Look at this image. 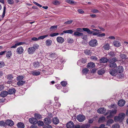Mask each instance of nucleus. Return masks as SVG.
Wrapping results in <instances>:
<instances>
[{
	"label": "nucleus",
	"instance_id": "ddd939ff",
	"mask_svg": "<svg viewBox=\"0 0 128 128\" xmlns=\"http://www.w3.org/2000/svg\"><path fill=\"white\" fill-rule=\"evenodd\" d=\"M56 40L57 42L60 44H62L64 41V39L61 36H58Z\"/></svg>",
	"mask_w": 128,
	"mask_h": 128
},
{
	"label": "nucleus",
	"instance_id": "412c9836",
	"mask_svg": "<svg viewBox=\"0 0 128 128\" xmlns=\"http://www.w3.org/2000/svg\"><path fill=\"white\" fill-rule=\"evenodd\" d=\"M17 126L18 128H24V124L20 122H18L17 124Z\"/></svg>",
	"mask_w": 128,
	"mask_h": 128
},
{
	"label": "nucleus",
	"instance_id": "72a5a7b5",
	"mask_svg": "<svg viewBox=\"0 0 128 128\" xmlns=\"http://www.w3.org/2000/svg\"><path fill=\"white\" fill-rule=\"evenodd\" d=\"M108 54L109 55L110 57H114L116 55V53L114 52L110 51L108 53Z\"/></svg>",
	"mask_w": 128,
	"mask_h": 128
},
{
	"label": "nucleus",
	"instance_id": "ea45409f",
	"mask_svg": "<svg viewBox=\"0 0 128 128\" xmlns=\"http://www.w3.org/2000/svg\"><path fill=\"white\" fill-rule=\"evenodd\" d=\"M64 33H68L72 34L73 32V31L72 30H64L63 31Z\"/></svg>",
	"mask_w": 128,
	"mask_h": 128
},
{
	"label": "nucleus",
	"instance_id": "9b49d317",
	"mask_svg": "<svg viewBox=\"0 0 128 128\" xmlns=\"http://www.w3.org/2000/svg\"><path fill=\"white\" fill-rule=\"evenodd\" d=\"M109 73L113 76H115L117 74L116 69H111L110 70Z\"/></svg>",
	"mask_w": 128,
	"mask_h": 128
},
{
	"label": "nucleus",
	"instance_id": "49530a36",
	"mask_svg": "<svg viewBox=\"0 0 128 128\" xmlns=\"http://www.w3.org/2000/svg\"><path fill=\"white\" fill-rule=\"evenodd\" d=\"M48 35H44L40 36H39L38 38V39L40 40V39H43L44 38L48 37Z\"/></svg>",
	"mask_w": 128,
	"mask_h": 128
},
{
	"label": "nucleus",
	"instance_id": "e2e57ef3",
	"mask_svg": "<svg viewBox=\"0 0 128 128\" xmlns=\"http://www.w3.org/2000/svg\"><path fill=\"white\" fill-rule=\"evenodd\" d=\"M105 36V34L104 33H103L102 34H100V33L98 35V37H102L104 36Z\"/></svg>",
	"mask_w": 128,
	"mask_h": 128
},
{
	"label": "nucleus",
	"instance_id": "7c9ffc66",
	"mask_svg": "<svg viewBox=\"0 0 128 128\" xmlns=\"http://www.w3.org/2000/svg\"><path fill=\"white\" fill-rule=\"evenodd\" d=\"M12 55V53L11 51L9 50L6 53V56L8 58H10Z\"/></svg>",
	"mask_w": 128,
	"mask_h": 128
},
{
	"label": "nucleus",
	"instance_id": "f8f14e48",
	"mask_svg": "<svg viewBox=\"0 0 128 128\" xmlns=\"http://www.w3.org/2000/svg\"><path fill=\"white\" fill-rule=\"evenodd\" d=\"M95 66V64L93 62H90L88 63L86 67L88 68L92 69Z\"/></svg>",
	"mask_w": 128,
	"mask_h": 128
},
{
	"label": "nucleus",
	"instance_id": "a211bd4d",
	"mask_svg": "<svg viewBox=\"0 0 128 128\" xmlns=\"http://www.w3.org/2000/svg\"><path fill=\"white\" fill-rule=\"evenodd\" d=\"M125 103V102L124 100H119L118 104L119 106H124Z\"/></svg>",
	"mask_w": 128,
	"mask_h": 128
},
{
	"label": "nucleus",
	"instance_id": "7ed1b4c3",
	"mask_svg": "<svg viewBox=\"0 0 128 128\" xmlns=\"http://www.w3.org/2000/svg\"><path fill=\"white\" fill-rule=\"evenodd\" d=\"M88 44L90 46L94 47L97 45L98 41L96 39L92 40L89 42Z\"/></svg>",
	"mask_w": 128,
	"mask_h": 128
},
{
	"label": "nucleus",
	"instance_id": "f257e3e1",
	"mask_svg": "<svg viewBox=\"0 0 128 128\" xmlns=\"http://www.w3.org/2000/svg\"><path fill=\"white\" fill-rule=\"evenodd\" d=\"M125 114L124 113H120L118 116H115L114 118V121L115 122H122L125 117Z\"/></svg>",
	"mask_w": 128,
	"mask_h": 128
},
{
	"label": "nucleus",
	"instance_id": "3c124183",
	"mask_svg": "<svg viewBox=\"0 0 128 128\" xmlns=\"http://www.w3.org/2000/svg\"><path fill=\"white\" fill-rule=\"evenodd\" d=\"M39 45L37 44H34L33 45V46L32 47L34 48V50L35 51L36 50L38 49L39 47Z\"/></svg>",
	"mask_w": 128,
	"mask_h": 128
},
{
	"label": "nucleus",
	"instance_id": "aec40b11",
	"mask_svg": "<svg viewBox=\"0 0 128 128\" xmlns=\"http://www.w3.org/2000/svg\"><path fill=\"white\" fill-rule=\"evenodd\" d=\"M8 94V92L6 91H4L1 92L0 96L1 97L4 98Z\"/></svg>",
	"mask_w": 128,
	"mask_h": 128
},
{
	"label": "nucleus",
	"instance_id": "4c0bfd02",
	"mask_svg": "<svg viewBox=\"0 0 128 128\" xmlns=\"http://www.w3.org/2000/svg\"><path fill=\"white\" fill-rule=\"evenodd\" d=\"M24 78V76H19L16 77V80L17 81L22 80Z\"/></svg>",
	"mask_w": 128,
	"mask_h": 128
},
{
	"label": "nucleus",
	"instance_id": "680f3d73",
	"mask_svg": "<svg viewBox=\"0 0 128 128\" xmlns=\"http://www.w3.org/2000/svg\"><path fill=\"white\" fill-rule=\"evenodd\" d=\"M59 33H55L50 34V36L51 37H53L56 36H57L59 34Z\"/></svg>",
	"mask_w": 128,
	"mask_h": 128
},
{
	"label": "nucleus",
	"instance_id": "0eeeda50",
	"mask_svg": "<svg viewBox=\"0 0 128 128\" xmlns=\"http://www.w3.org/2000/svg\"><path fill=\"white\" fill-rule=\"evenodd\" d=\"M109 60L106 58L103 57L101 58L100 60V63H106L108 62Z\"/></svg>",
	"mask_w": 128,
	"mask_h": 128
},
{
	"label": "nucleus",
	"instance_id": "9d476101",
	"mask_svg": "<svg viewBox=\"0 0 128 128\" xmlns=\"http://www.w3.org/2000/svg\"><path fill=\"white\" fill-rule=\"evenodd\" d=\"M44 122L46 124H49L51 123L52 121L50 118L47 117L44 119Z\"/></svg>",
	"mask_w": 128,
	"mask_h": 128
},
{
	"label": "nucleus",
	"instance_id": "b1692460",
	"mask_svg": "<svg viewBox=\"0 0 128 128\" xmlns=\"http://www.w3.org/2000/svg\"><path fill=\"white\" fill-rule=\"evenodd\" d=\"M120 58L122 60H125L127 59L126 55L124 54H120Z\"/></svg>",
	"mask_w": 128,
	"mask_h": 128
},
{
	"label": "nucleus",
	"instance_id": "f03ea898",
	"mask_svg": "<svg viewBox=\"0 0 128 128\" xmlns=\"http://www.w3.org/2000/svg\"><path fill=\"white\" fill-rule=\"evenodd\" d=\"M118 61L116 58L115 56L114 57L109 60L108 62L110 64H109V66L110 68H115L117 66L115 62Z\"/></svg>",
	"mask_w": 128,
	"mask_h": 128
},
{
	"label": "nucleus",
	"instance_id": "774afa93",
	"mask_svg": "<svg viewBox=\"0 0 128 128\" xmlns=\"http://www.w3.org/2000/svg\"><path fill=\"white\" fill-rule=\"evenodd\" d=\"M93 32L92 34H93V35L94 36L95 35H97V36H98V34H99L100 33L99 32H94V31H93Z\"/></svg>",
	"mask_w": 128,
	"mask_h": 128
},
{
	"label": "nucleus",
	"instance_id": "4d7b16f0",
	"mask_svg": "<svg viewBox=\"0 0 128 128\" xmlns=\"http://www.w3.org/2000/svg\"><path fill=\"white\" fill-rule=\"evenodd\" d=\"M43 128H52V127L50 125L48 124L44 125Z\"/></svg>",
	"mask_w": 128,
	"mask_h": 128
},
{
	"label": "nucleus",
	"instance_id": "5fc2aeb1",
	"mask_svg": "<svg viewBox=\"0 0 128 128\" xmlns=\"http://www.w3.org/2000/svg\"><path fill=\"white\" fill-rule=\"evenodd\" d=\"M92 12L94 13H96L99 12V11L96 9H94L92 10Z\"/></svg>",
	"mask_w": 128,
	"mask_h": 128
},
{
	"label": "nucleus",
	"instance_id": "f704fd0d",
	"mask_svg": "<svg viewBox=\"0 0 128 128\" xmlns=\"http://www.w3.org/2000/svg\"><path fill=\"white\" fill-rule=\"evenodd\" d=\"M114 45L116 47H119L120 46V44L119 42L116 41H114L113 43Z\"/></svg>",
	"mask_w": 128,
	"mask_h": 128
},
{
	"label": "nucleus",
	"instance_id": "e433bc0d",
	"mask_svg": "<svg viewBox=\"0 0 128 128\" xmlns=\"http://www.w3.org/2000/svg\"><path fill=\"white\" fill-rule=\"evenodd\" d=\"M89 71L88 69L87 68H83L82 70V72L83 74H87Z\"/></svg>",
	"mask_w": 128,
	"mask_h": 128
},
{
	"label": "nucleus",
	"instance_id": "bb28decb",
	"mask_svg": "<svg viewBox=\"0 0 128 128\" xmlns=\"http://www.w3.org/2000/svg\"><path fill=\"white\" fill-rule=\"evenodd\" d=\"M26 82L25 81L22 80L18 81L17 82V84L19 86H22L26 83Z\"/></svg>",
	"mask_w": 128,
	"mask_h": 128
},
{
	"label": "nucleus",
	"instance_id": "6e6d98bb",
	"mask_svg": "<svg viewBox=\"0 0 128 128\" xmlns=\"http://www.w3.org/2000/svg\"><path fill=\"white\" fill-rule=\"evenodd\" d=\"M80 61L83 63H85L86 62V59L84 58H82L81 59Z\"/></svg>",
	"mask_w": 128,
	"mask_h": 128
},
{
	"label": "nucleus",
	"instance_id": "603ef678",
	"mask_svg": "<svg viewBox=\"0 0 128 128\" xmlns=\"http://www.w3.org/2000/svg\"><path fill=\"white\" fill-rule=\"evenodd\" d=\"M6 126V122H5L3 120L0 121V126Z\"/></svg>",
	"mask_w": 128,
	"mask_h": 128
},
{
	"label": "nucleus",
	"instance_id": "20e7f679",
	"mask_svg": "<svg viewBox=\"0 0 128 128\" xmlns=\"http://www.w3.org/2000/svg\"><path fill=\"white\" fill-rule=\"evenodd\" d=\"M117 110H110V114L109 115L107 116L106 118L107 119L109 118H112L113 117L114 115L116 113Z\"/></svg>",
	"mask_w": 128,
	"mask_h": 128
},
{
	"label": "nucleus",
	"instance_id": "c85d7f7f",
	"mask_svg": "<svg viewBox=\"0 0 128 128\" xmlns=\"http://www.w3.org/2000/svg\"><path fill=\"white\" fill-rule=\"evenodd\" d=\"M114 122V120L112 119H110L108 120L106 122V125L108 126L110 125Z\"/></svg>",
	"mask_w": 128,
	"mask_h": 128
},
{
	"label": "nucleus",
	"instance_id": "58836bf2",
	"mask_svg": "<svg viewBox=\"0 0 128 128\" xmlns=\"http://www.w3.org/2000/svg\"><path fill=\"white\" fill-rule=\"evenodd\" d=\"M84 53L86 55H90L92 54V52L90 50L86 49L84 50Z\"/></svg>",
	"mask_w": 128,
	"mask_h": 128
},
{
	"label": "nucleus",
	"instance_id": "37998d69",
	"mask_svg": "<svg viewBox=\"0 0 128 128\" xmlns=\"http://www.w3.org/2000/svg\"><path fill=\"white\" fill-rule=\"evenodd\" d=\"M34 117L36 118L39 119H40L42 118L41 115L38 114H34Z\"/></svg>",
	"mask_w": 128,
	"mask_h": 128
},
{
	"label": "nucleus",
	"instance_id": "2eb2a0df",
	"mask_svg": "<svg viewBox=\"0 0 128 128\" xmlns=\"http://www.w3.org/2000/svg\"><path fill=\"white\" fill-rule=\"evenodd\" d=\"M8 94H14L16 92V90L14 88H10L8 90Z\"/></svg>",
	"mask_w": 128,
	"mask_h": 128
},
{
	"label": "nucleus",
	"instance_id": "13d9d810",
	"mask_svg": "<svg viewBox=\"0 0 128 128\" xmlns=\"http://www.w3.org/2000/svg\"><path fill=\"white\" fill-rule=\"evenodd\" d=\"M8 3L10 4H14V1L13 0H7Z\"/></svg>",
	"mask_w": 128,
	"mask_h": 128
},
{
	"label": "nucleus",
	"instance_id": "338daca9",
	"mask_svg": "<svg viewBox=\"0 0 128 128\" xmlns=\"http://www.w3.org/2000/svg\"><path fill=\"white\" fill-rule=\"evenodd\" d=\"M67 42L70 43H72L73 42V40L71 38L68 39L67 40Z\"/></svg>",
	"mask_w": 128,
	"mask_h": 128
},
{
	"label": "nucleus",
	"instance_id": "052dcab7",
	"mask_svg": "<svg viewBox=\"0 0 128 128\" xmlns=\"http://www.w3.org/2000/svg\"><path fill=\"white\" fill-rule=\"evenodd\" d=\"M5 66V64L3 61L0 62V68H2L4 66Z\"/></svg>",
	"mask_w": 128,
	"mask_h": 128
},
{
	"label": "nucleus",
	"instance_id": "8fccbe9b",
	"mask_svg": "<svg viewBox=\"0 0 128 128\" xmlns=\"http://www.w3.org/2000/svg\"><path fill=\"white\" fill-rule=\"evenodd\" d=\"M38 126H43L44 125V123L42 121L40 120L37 121V123Z\"/></svg>",
	"mask_w": 128,
	"mask_h": 128
},
{
	"label": "nucleus",
	"instance_id": "f3484780",
	"mask_svg": "<svg viewBox=\"0 0 128 128\" xmlns=\"http://www.w3.org/2000/svg\"><path fill=\"white\" fill-rule=\"evenodd\" d=\"M31 74L33 76H38L40 74V71H37L36 70L34 71H32L30 72Z\"/></svg>",
	"mask_w": 128,
	"mask_h": 128
},
{
	"label": "nucleus",
	"instance_id": "de8ad7c7",
	"mask_svg": "<svg viewBox=\"0 0 128 128\" xmlns=\"http://www.w3.org/2000/svg\"><path fill=\"white\" fill-rule=\"evenodd\" d=\"M120 125L118 124H113L112 126V128H120Z\"/></svg>",
	"mask_w": 128,
	"mask_h": 128
},
{
	"label": "nucleus",
	"instance_id": "a18cd8bd",
	"mask_svg": "<svg viewBox=\"0 0 128 128\" xmlns=\"http://www.w3.org/2000/svg\"><path fill=\"white\" fill-rule=\"evenodd\" d=\"M90 126V124H88L82 126L81 128H89Z\"/></svg>",
	"mask_w": 128,
	"mask_h": 128
},
{
	"label": "nucleus",
	"instance_id": "864d4df0",
	"mask_svg": "<svg viewBox=\"0 0 128 128\" xmlns=\"http://www.w3.org/2000/svg\"><path fill=\"white\" fill-rule=\"evenodd\" d=\"M60 84L62 86H66L67 84L66 82L64 81H62L60 82Z\"/></svg>",
	"mask_w": 128,
	"mask_h": 128
},
{
	"label": "nucleus",
	"instance_id": "cd10ccee",
	"mask_svg": "<svg viewBox=\"0 0 128 128\" xmlns=\"http://www.w3.org/2000/svg\"><path fill=\"white\" fill-rule=\"evenodd\" d=\"M52 122L54 124H56L58 123L59 121L57 117H55L53 118Z\"/></svg>",
	"mask_w": 128,
	"mask_h": 128
},
{
	"label": "nucleus",
	"instance_id": "473e14b6",
	"mask_svg": "<svg viewBox=\"0 0 128 128\" xmlns=\"http://www.w3.org/2000/svg\"><path fill=\"white\" fill-rule=\"evenodd\" d=\"M105 72V71L104 70V69L102 68L98 71V73L99 75H102L104 74Z\"/></svg>",
	"mask_w": 128,
	"mask_h": 128
},
{
	"label": "nucleus",
	"instance_id": "c9c22d12",
	"mask_svg": "<svg viewBox=\"0 0 128 128\" xmlns=\"http://www.w3.org/2000/svg\"><path fill=\"white\" fill-rule=\"evenodd\" d=\"M103 48L105 50H109L110 48L109 44H105L104 45Z\"/></svg>",
	"mask_w": 128,
	"mask_h": 128
},
{
	"label": "nucleus",
	"instance_id": "4468645a",
	"mask_svg": "<svg viewBox=\"0 0 128 128\" xmlns=\"http://www.w3.org/2000/svg\"><path fill=\"white\" fill-rule=\"evenodd\" d=\"M66 126L68 128H73L74 124L73 122L70 121L66 124Z\"/></svg>",
	"mask_w": 128,
	"mask_h": 128
},
{
	"label": "nucleus",
	"instance_id": "a19ab883",
	"mask_svg": "<svg viewBox=\"0 0 128 128\" xmlns=\"http://www.w3.org/2000/svg\"><path fill=\"white\" fill-rule=\"evenodd\" d=\"M57 26H52L50 28V31H52L54 30H55L57 28Z\"/></svg>",
	"mask_w": 128,
	"mask_h": 128
},
{
	"label": "nucleus",
	"instance_id": "a878e982",
	"mask_svg": "<svg viewBox=\"0 0 128 128\" xmlns=\"http://www.w3.org/2000/svg\"><path fill=\"white\" fill-rule=\"evenodd\" d=\"M82 30L86 32L88 34H92L93 32L92 30H90L89 29L87 28H83Z\"/></svg>",
	"mask_w": 128,
	"mask_h": 128
},
{
	"label": "nucleus",
	"instance_id": "09e8293b",
	"mask_svg": "<svg viewBox=\"0 0 128 128\" xmlns=\"http://www.w3.org/2000/svg\"><path fill=\"white\" fill-rule=\"evenodd\" d=\"M6 7L5 6H4L3 11V13L2 15V18H4L5 16V15L6 14Z\"/></svg>",
	"mask_w": 128,
	"mask_h": 128
},
{
	"label": "nucleus",
	"instance_id": "393cba45",
	"mask_svg": "<svg viewBox=\"0 0 128 128\" xmlns=\"http://www.w3.org/2000/svg\"><path fill=\"white\" fill-rule=\"evenodd\" d=\"M32 47L29 48H28V52L29 54H33L35 51L34 50V49Z\"/></svg>",
	"mask_w": 128,
	"mask_h": 128
},
{
	"label": "nucleus",
	"instance_id": "79ce46f5",
	"mask_svg": "<svg viewBox=\"0 0 128 128\" xmlns=\"http://www.w3.org/2000/svg\"><path fill=\"white\" fill-rule=\"evenodd\" d=\"M14 77L12 74H9L7 76V78L10 80H12Z\"/></svg>",
	"mask_w": 128,
	"mask_h": 128
},
{
	"label": "nucleus",
	"instance_id": "423d86ee",
	"mask_svg": "<svg viewBox=\"0 0 128 128\" xmlns=\"http://www.w3.org/2000/svg\"><path fill=\"white\" fill-rule=\"evenodd\" d=\"M117 74L122 72L124 71V68L122 66H118L116 68Z\"/></svg>",
	"mask_w": 128,
	"mask_h": 128
},
{
	"label": "nucleus",
	"instance_id": "dca6fc26",
	"mask_svg": "<svg viewBox=\"0 0 128 128\" xmlns=\"http://www.w3.org/2000/svg\"><path fill=\"white\" fill-rule=\"evenodd\" d=\"M6 125H8L10 126H13L14 124V122L10 120H8L6 121Z\"/></svg>",
	"mask_w": 128,
	"mask_h": 128
},
{
	"label": "nucleus",
	"instance_id": "bf43d9fd",
	"mask_svg": "<svg viewBox=\"0 0 128 128\" xmlns=\"http://www.w3.org/2000/svg\"><path fill=\"white\" fill-rule=\"evenodd\" d=\"M56 54L54 53H52L50 54V56L52 58H54L55 57H56Z\"/></svg>",
	"mask_w": 128,
	"mask_h": 128
},
{
	"label": "nucleus",
	"instance_id": "69168bd1",
	"mask_svg": "<svg viewBox=\"0 0 128 128\" xmlns=\"http://www.w3.org/2000/svg\"><path fill=\"white\" fill-rule=\"evenodd\" d=\"M53 4L54 5H57L59 4L60 3L59 1L57 0H55L53 2Z\"/></svg>",
	"mask_w": 128,
	"mask_h": 128
},
{
	"label": "nucleus",
	"instance_id": "0e129e2a",
	"mask_svg": "<svg viewBox=\"0 0 128 128\" xmlns=\"http://www.w3.org/2000/svg\"><path fill=\"white\" fill-rule=\"evenodd\" d=\"M73 21L72 20H69L64 23V24H71Z\"/></svg>",
	"mask_w": 128,
	"mask_h": 128
},
{
	"label": "nucleus",
	"instance_id": "5701e85b",
	"mask_svg": "<svg viewBox=\"0 0 128 128\" xmlns=\"http://www.w3.org/2000/svg\"><path fill=\"white\" fill-rule=\"evenodd\" d=\"M33 65L34 67L35 68H38L40 66V63L38 61L33 62Z\"/></svg>",
	"mask_w": 128,
	"mask_h": 128
},
{
	"label": "nucleus",
	"instance_id": "39448f33",
	"mask_svg": "<svg viewBox=\"0 0 128 128\" xmlns=\"http://www.w3.org/2000/svg\"><path fill=\"white\" fill-rule=\"evenodd\" d=\"M76 118L79 122H82L85 120V117L82 115H79L77 116Z\"/></svg>",
	"mask_w": 128,
	"mask_h": 128
},
{
	"label": "nucleus",
	"instance_id": "4be33fe9",
	"mask_svg": "<svg viewBox=\"0 0 128 128\" xmlns=\"http://www.w3.org/2000/svg\"><path fill=\"white\" fill-rule=\"evenodd\" d=\"M106 111V110L103 108H100L98 109V112L99 114H102L104 113Z\"/></svg>",
	"mask_w": 128,
	"mask_h": 128
},
{
	"label": "nucleus",
	"instance_id": "c03bdc74",
	"mask_svg": "<svg viewBox=\"0 0 128 128\" xmlns=\"http://www.w3.org/2000/svg\"><path fill=\"white\" fill-rule=\"evenodd\" d=\"M105 118L104 116H102L100 118L98 119L99 122H103L105 120Z\"/></svg>",
	"mask_w": 128,
	"mask_h": 128
},
{
	"label": "nucleus",
	"instance_id": "6e6552de",
	"mask_svg": "<svg viewBox=\"0 0 128 128\" xmlns=\"http://www.w3.org/2000/svg\"><path fill=\"white\" fill-rule=\"evenodd\" d=\"M30 122L32 124H36L37 123L38 120L34 118H30L29 119Z\"/></svg>",
	"mask_w": 128,
	"mask_h": 128
},
{
	"label": "nucleus",
	"instance_id": "1a4fd4ad",
	"mask_svg": "<svg viewBox=\"0 0 128 128\" xmlns=\"http://www.w3.org/2000/svg\"><path fill=\"white\" fill-rule=\"evenodd\" d=\"M24 50L22 46H20L16 50L17 53L19 54H22Z\"/></svg>",
	"mask_w": 128,
	"mask_h": 128
},
{
	"label": "nucleus",
	"instance_id": "6ab92c4d",
	"mask_svg": "<svg viewBox=\"0 0 128 128\" xmlns=\"http://www.w3.org/2000/svg\"><path fill=\"white\" fill-rule=\"evenodd\" d=\"M25 42H20L17 43L16 44H15L11 47V48H16L17 46H20L21 45H22L24 44H25Z\"/></svg>",
	"mask_w": 128,
	"mask_h": 128
},
{
	"label": "nucleus",
	"instance_id": "c756f323",
	"mask_svg": "<svg viewBox=\"0 0 128 128\" xmlns=\"http://www.w3.org/2000/svg\"><path fill=\"white\" fill-rule=\"evenodd\" d=\"M52 43V41L51 40H47L46 41V44L47 46H50L51 45Z\"/></svg>",
	"mask_w": 128,
	"mask_h": 128
},
{
	"label": "nucleus",
	"instance_id": "2f4dec72",
	"mask_svg": "<svg viewBox=\"0 0 128 128\" xmlns=\"http://www.w3.org/2000/svg\"><path fill=\"white\" fill-rule=\"evenodd\" d=\"M74 35L75 36H80L83 35V33L82 32H75L74 34Z\"/></svg>",
	"mask_w": 128,
	"mask_h": 128
}]
</instances>
